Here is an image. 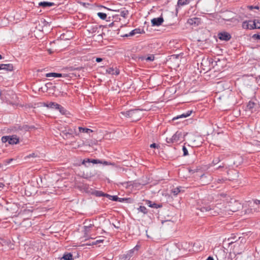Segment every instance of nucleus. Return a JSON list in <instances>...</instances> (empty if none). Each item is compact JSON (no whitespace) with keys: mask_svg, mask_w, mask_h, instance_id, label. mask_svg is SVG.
Listing matches in <instances>:
<instances>
[{"mask_svg":"<svg viewBox=\"0 0 260 260\" xmlns=\"http://www.w3.org/2000/svg\"><path fill=\"white\" fill-rule=\"evenodd\" d=\"M201 210L202 212H208L209 214L212 216H216L220 214L223 213L225 214L224 202L202 207Z\"/></svg>","mask_w":260,"mask_h":260,"instance_id":"obj_1","label":"nucleus"},{"mask_svg":"<svg viewBox=\"0 0 260 260\" xmlns=\"http://www.w3.org/2000/svg\"><path fill=\"white\" fill-rule=\"evenodd\" d=\"M241 204L235 200L231 199L229 202H224L225 214H230L231 212H236L242 208Z\"/></svg>","mask_w":260,"mask_h":260,"instance_id":"obj_2","label":"nucleus"},{"mask_svg":"<svg viewBox=\"0 0 260 260\" xmlns=\"http://www.w3.org/2000/svg\"><path fill=\"white\" fill-rule=\"evenodd\" d=\"M57 129L60 132V135L64 140L74 138L75 134H76V128L75 127L71 128L68 126L63 127L60 125L57 127Z\"/></svg>","mask_w":260,"mask_h":260,"instance_id":"obj_3","label":"nucleus"},{"mask_svg":"<svg viewBox=\"0 0 260 260\" xmlns=\"http://www.w3.org/2000/svg\"><path fill=\"white\" fill-rule=\"evenodd\" d=\"M142 110L134 109L126 112H121L120 114L125 117L130 118L132 120L136 121L139 120L142 117Z\"/></svg>","mask_w":260,"mask_h":260,"instance_id":"obj_4","label":"nucleus"},{"mask_svg":"<svg viewBox=\"0 0 260 260\" xmlns=\"http://www.w3.org/2000/svg\"><path fill=\"white\" fill-rule=\"evenodd\" d=\"M187 134L181 131H177L171 138H167V142L170 143L176 142L180 140L184 141V137Z\"/></svg>","mask_w":260,"mask_h":260,"instance_id":"obj_5","label":"nucleus"},{"mask_svg":"<svg viewBox=\"0 0 260 260\" xmlns=\"http://www.w3.org/2000/svg\"><path fill=\"white\" fill-rule=\"evenodd\" d=\"M234 14L230 11H227L224 13H223L222 14V18L223 20H226L227 21H231L232 22V25H236L239 21L234 18Z\"/></svg>","mask_w":260,"mask_h":260,"instance_id":"obj_6","label":"nucleus"},{"mask_svg":"<svg viewBox=\"0 0 260 260\" xmlns=\"http://www.w3.org/2000/svg\"><path fill=\"white\" fill-rule=\"evenodd\" d=\"M3 143L8 142L9 144H16L19 142L18 139L15 136H4L2 138Z\"/></svg>","mask_w":260,"mask_h":260,"instance_id":"obj_7","label":"nucleus"},{"mask_svg":"<svg viewBox=\"0 0 260 260\" xmlns=\"http://www.w3.org/2000/svg\"><path fill=\"white\" fill-rule=\"evenodd\" d=\"M139 248V246L136 245L133 249L129 250L126 254H123L121 257V259L122 260H129L131 257L134 255L135 251H138Z\"/></svg>","mask_w":260,"mask_h":260,"instance_id":"obj_8","label":"nucleus"},{"mask_svg":"<svg viewBox=\"0 0 260 260\" xmlns=\"http://www.w3.org/2000/svg\"><path fill=\"white\" fill-rule=\"evenodd\" d=\"M190 143L193 146L198 147L202 143V139L200 136L192 137L190 139Z\"/></svg>","mask_w":260,"mask_h":260,"instance_id":"obj_9","label":"nucleus"},{"mask_svg":"<svg viewBox=\"0 0 260 260\" xmlns=\"http://www.w3.org/2000/svg\"><path fill=\"white\" fill-rule=\"evenodd\" d=\"M101 29V27H93L88 29V31L89 33L93 34V36H95L96 35H98V37H100V38H102V34L100 33V29Z\"/></svg>","mask_w":260,"mask_h":260,"instance_id":"obj_10","label":"nucleus"},{"mask_svg":"<svg viewBox=\"0 0 260 260\" xmlns=\"http://www.w3.org/2000/svg\"><path fill=\"white\" fill-rule=\"evenodd\" d=\"M256 105L252 102H249L247 105L246 111L249 113H253L255 111Z\"/></svg>","mask_w":260,"mask_h":260,"instance_id":"obj_11","label":"nucleus"},{"mask_svg":"<svg viewBox=\"0 0 260 260\" xmlns=\"http://www.w3.org/2000/svg\"><path fill=\"white\" fill-rule=\"evenodd\" d=\"M218 38L221 40L228 41L229 40L231 36L230 34L227 32H221L218 34Z\"/></svg>","mask_w":260,"mask_h":260,"instance_id":"obj_12","label":"nucleus"},{"mask_svg":"<svg viewBox=\"0 0 260 260\" xmlns=\"http://www.w3.org/2000/svg\"><path fill=\"white\" fill-rule=\"evenodd\" d=\"M201 183L205 185L209 183L211 181V177L205 176L204 174H201L200 176Z\"/></svg>","mask_w":260,"mask_h":260,"instance_id":"obj_13","label":"nucleus"},{"mask_svg":"<svg viewBox=\"0 0 260 260\" xmlns=\"http://www.w3.org/2000/svg\"><path fill=\"white\" fill-rule=\"evenodd\" d=\"M164 21L162 17L155 18L151 20V23L153 26H159Z\"/></svg>","mask_w":260,"mask_h":260,"instance_id":"obj_14","label":"nucleus"},{"mask_svg":"<svg viewBox=\"0 0 260 260\" xmlns=\"http://www.w3.org/2000/svg\"><path fill=\"white\" fill-rule=\"evenodd\" d=\"M187 23L191 25H198L200 23V20L199 18L194 17L188 19Z\"/></svg>","mask_w":260,"mask_h":260,"instance_id":"obj_15","label":"nucleus"},{"mask_svg":"<svg viewBox=\"0 0 260 260\" xmlns=\"http://www.w3.org/2000/svg\"><path fill=\"white\" fill-rule=\"evenodd\" d=\"M1 70H5L12 71L13 69V66L12 64H0Z\"/></svg>","mask_w":260,"mask_h":260,"instance_id":"obj_16","label":"nucleus"},{"mask_svg":"<svg viewBox=\"0 0 260 260\" xmlns=\"http://www.w3.org/2000/svg\"><path fill=\"white\" fill-rule=\"evenodd\" d=\"M242 27L244 29H253V26L252 25V21H244L242 24Z\"/></svg>","mask_w":260,"mask_h":260,"instance_id":"obj_17","label":"nucleus"},{"mask_svg":"<svg viewBox=\"0 0 260 260\" xmlns=\"http://www.w3.org/2000/svg\"><path fill=\"white\" fill-rule=\"evenodd\" d=\"M179 55H173L171 56L170 58V61L176 63L177 67H179V62L180 61L179 59Z\"/></svg>","mask_w":260,"mask_h":260,"instance_id":"obj_18","label":"nucleus"},{"mask_svg":"<svg viewBox=\"0 0 260 260\" xmlns=\"http://www.w3.org/2000/svg\"><path fill=\"white\" fill-rule=\"evenodd\" d=\"M46 76L47 77H66L65 74H61L59 73H47L46 75Z\"/></svg>","mask_w":260,"mask_h":260,"instance_id":"obj_19","label":"nucleus"},{"mask_svg":"<svg viewBox=\"0 0 260 260\" xmlns=\"http://www.w3.org/2000/svg\"><path fill=\"white\" fill-rule=\"evenodd\" d=\"M44 106L50 108H59V104L54 103V102H50L48 104H44Z\"/></svg>","mask_w":260,"mask_h":260,"instance_id":"obj_20","label":"nucleus"},{"mask_svg":"<svg viewBox=\"0 0 260 260\" xmlns=\"http://www.w3.org/2000/svg\"><path fill=\"white\" fill-rule=\"evenodd\" d=\"M54 4L51 2H43L39 3V6L44 8L51 7L54 6Z\"/></svg>","mask_w":260,"mask_h":260,"instance_id":"obj_21","label":"nucleus"},{"mask_svg":"<svg viewBox=\"0 0 260 260\" xmlns=\"http://www.w3.org/2000/svg\"><path fill=\"white\" fill-rule=\"evenodd\" d=\"M107 73L111 75H118L119 74V71L116 69L115 70L113 68H110L106 70Z\"/></svg>","mask_w":260,"mask_h":260,"instance_id":"obj_22","label":"nucleus"},{"mask_svg":"<svg viewBox=\"0 0 260 260\" xmlns=\"http://www.w3.org/2000/svg\"><path fill=\"white\" fill-rule=\"evenodd\" d=\"M191 112H192L191 111H188L187 112H186L185 113H183L182 114L178 115L176 117L174 118L173 119H177L181 118H186L190 115Z\"/></svg>","mask_w":260,"mask_h":260,"instance_id":"obj_23","label":"nucleus"},{"mask_svg":"<svg viewBox=\"0 0 260 260\" xmlns=\"http://www.w3.org/2000/svg\"><path fill=\"white\" fill-rule=\"evenodd\" d=\"M73 255L71 253H68L64 254L62 257L60 258V260H72Z\"/></svg>","mask_w":260,"mask_h":260,"instance_id":"obj_24","label":"nucleus"},{"mask_svg":"<svg viewBox=\"0 0 260 260\" xmlns=\"http://www.w3.org/2000/svg\"><path fill=\"white\" fill-rule=\"evenodd\" d=\"M86 162H92L93 164L102 163L100 160L97 159H92L90 160L89 159H87L86 160L84 159L82 160V164L85 165Z\"/></svg>","mask_w":260,"mask_h":260,"instance_id":"obj_25","label":"nucleus"},{"mask_svg":"<svg viewBox=\"0 0 260 260\" xmlns=\"http://www.w3.org/2000/svg\"><path fill=\"white\" fill-rule=\"evenodd\" d=\"M106 197H108L110 200L114 201H119L120 202H121L122 200H123L122 199L118 198V197L116 196H110V195L107 194H106Z\"/></svg>","mask_w":260,"mask_h":260,"instance_id":"obj_26","label":"nucleus"},{"mask_svg":"<svg viewBox=\"0 0 260 260\" xmlns=\"http://www.w3.org/2000/svg\"><path fill=\"white\" fill-rule=\"evenodd\" d=\"M253 28H260V20L255 19L252 22Z\"/></svg>","mask_w":260,"mask_h":260,"instance_id":"obj_27","label":"nucleus"},{"mask_svg":"<svg viewBox=\"0 0 260 260\" xmlns=\"http://www.w3.org/2000/svg\"><path fill=\"white\" fill-rule=\"evenodd\" d=\"M79 130L80 132H81V133H87V134H89L93 132L92 130H91L89 128H83L82 127H79Z\"/></svg>","mask_w":260,"mask_h":260,"instance_id":"obj_28","label":"nucleus"},{"mask_svg":"<svg viewBox=\"0 0 260 260\" xmlns=\"http://www.w3.org/2000/svg\"><path fill=\"white\" fill-rule=\"evenodd\" d=\"M181 187H176L172 189L171 190V192L174 196H177L179 192L181 191Z\"/></svg>","mask_w":260,"mask_h":260,"instance_id":"obj_29","label":"nucleus"},{"mask_svg":"<svg viewBox=\"0 0 260 260\" xmlns=\"http://www.w3.org/2000/svg\"><path fill=\"white\" fill-rule=\"evenodd\" d=\"M92 193L94 195H95L96 197H102L104 196L106 197V193H104L101 191H98V190H95L93 191Z\"/></svg>","mask_w":260,"mask_h":260,"instance_id":"obj_30","label":"nucleus"},{"mask_svg":"<svg viewBox=\"0 0 260 260\" xmlns=\"http://www.w3.org/2000/svg\"><path fill=\"white\" fill-rule=\"evenodd\" d=\"M140 34V29H135L132 30L128 35H126V36H133L135 34Z\"/></svg>","mask_w":260,"mask_h":260,"instance_id":"obj_31","label":"nucleus"},{"mask_svg":"<svg viewBox=\"0 0 260 260\" xmlns=\"http://www.w3.org/2000/svg\"><path fill=\"white\" fill-rule=\"evenodd\" d=\"M146 204L150 207L157 208L158 206L155 203H152L150 201H146Z\"/></svg>","mask_w":260,"mask_h":260,"instance_id":"obj_32","label":"nucleus"},{"mask_svg":"<svg viewBox=\"0 0 260 260\" xmlns=\"http://www.w3.org/2000/svg\"><path fill=\"white\" fill-rule=\"evenodd\" d=\"M138 210L141 212H142L144 214H146L147 213V210L146 208L144 206H141L139 208H138Z\"/></svg>","mask_w":260,"mask_h":260,"instance_id":"obj_33","label":"nucleus"},{"mask_svg":"<svg viewBox=\"0 0 260 260\" xmlns=\"http://www.w3.org/2000/svg\"><path fill=\"white\" fill-rule=\"evenodd\" d=\"M98 16L102 20H105L107 18V14L104 13L99 12L98 13Z\"/></svg>","mask_w":260,"mask_h":260,"instance_id":"obj_34","label":"nucleus"},{"mask_svg":"<svg viewBox=\"0 0 260 260\" xmlns=\"http://www.w3.org/2000/svg\"><path fill=\"white\" fill-rule=\"evenodd\" d=\"M92 226V225L91 224H90L89 225H85L84 229H85V233L86 234L87 233L89 232L90 229Z\"/></svg>","mask_w":260,"mask_h":260,"instance_id":"obj_35","label":"nucleus"},{"mask_svg":"<svg viewBox=\"0 0 260 260\" xmlns=\"http://www.w3.org/2000/svg\"><path fill=\"white\" fill-rule=\"evenodd\" d=\"M56 109H58L59 112L62 114H66V110L64 109L63 107H62L60 105H59V108H56Z\"/></svg>","mask_w":260,"mask_h":260,"instance_id":"obj_36","label":"nucleus"},{"mask_svg":"<svg viewBox=\"0 0 260 260\" xmlns=\"http://www.w3.org/2000/svg\"><path fill=\"white\" fill-rule=\"evenodd\" d=\"M220 161V160L219 158L217 157V158L213 159L212 164L214 165H216L217 163H218Z\"/></svg>","mask_w":260,"mask_h":260,"instance_id":"obj_37","label":"nucleus"},{"mask_svg":"<svg viewBox=\"0 0 260 260\" xmlns=\"http://www.w3.org/2000/svg\"><path fill=\"white\" fill-rule=\"evenodd\" d=\"M182 150L183 151V155L184 156H186L188 154V151L185 146L183 147Z\"/></svg>","mask_w":260,"mask_h":260,"instance_id":"obj_38","label":"nucleus"},{"mask_svg":"<svg viewBox=\"0 0 260 260\" xmlns=\"http://www.w3.org/2000/svg\"><path fill=\"white\" fill-rule=\"evenodd\" d=\"M104 241V239H100L99 240H96L95 242H93L92 243V244H98L99 243H101V242H103Z\"/></svg>","mask_w":260,"mask_h":260,"instance_id":"obj_39","label":"nucleus"},{"mask_svg":"<svg viewBox=\"0 0 260 260\" xmlns=\"http://www.w3.org/2000/svg\"><path fill=\"white\" fill-rule=\"evenodd\" d=\"M154 57L153 55H151L150 56L147 57L146 58V60L148 61H152L154 60Z\"/></svg>","mask_w":260,"mask_h":260,"instance_id":"obj_40","label":"nucleus"},{"mask_svg":"<svg viewBox=\"0 0 260 260\" xmlns=\"http://www.w3.org/2000/svg\"><path fill=\"white\" fill-rule=\"evenodd\" d=\"M13 160V159H9L8 160H7L5 161L4 165L5 166H7L8 164H9L11 161Z\"/></svg>","mask_w":260,"mask_h":260,"instance_id":"obj_41","label":"nucleus"},{"mask_svg":"<svg viewBox=\"0 0 260 260\" xmlns=\"http://www.w3.org/2000/svg\"><path fill=\"white\" fill-rule=\"evenodd\" d=\"M29 189V188H27V189L25 190V194L28 196H31L32 193L30 192L28 190Z\"/></svg>","mask_w":260,"mask_h":260,"instance_id":"obj_42","label":"nucleus"},{"mask_svg":"<svg viewBox=\"0 0 260 260\" xmlns=\"http://www.w3.org/2000/svg\"><path fill=\"white\" fill-rule=\"evenodd\" d=\"M208 63V61L207 60H203V62L201 63V66L204 67V64H207Z\"/></svg>","mask_w":260,"mask_h":260,"instance_id":"obj_43","label":"nucleus"},{"mask_svg":"<svg viewBox=\"0 0 260 260\" xmlns=\"http://www.w3.org/2000/svg\"><path fill=\"white\" fill-rule=\"evenodd\" d=\"M127 11H122L121 13V15L123 17H125V15L127 14Z\"/></svg>","mask_w":260,"mask_h":260,"instance_id":"obj_44","label":"nucleus"},{"mask_svg":"<svg viewBox=\"0 0 260 260\" xmlns=\"http://www.w3.org/2000/svg\"><path fill=\"white\" fill-rule=\"evenodd\" d=\"M150 147L151 148H158V146L155 143H153L151 144Z\"/></svg>","mask_w":260,"mask_h":260,"instance_id":"obj_45","label":"nucleus"},{"mask_svg":"<svg viewBox=\"0 0 260 260\" xmlns=\"http://www.w3.org/2000/svg\"><path fill=\"white\" fill-rule=\"evenodd\" d=\"M82 177L85 178H87L90 177L89 175H88L87 174H85L83 173L82 175H81Z\"/></svg>","mask_w":260,"mask_h":260,"instance_id":"obj_46","label":"nucleus"},{"mask_svg":"<svg viewBox=\"0 0 260 260\" xmlns=\"http://www.w3.org/2000/svg\"><path fill=\"white\" fill-rule=\"evenodd\" d=\"M103 164L104 165H113V166L114 165V164H111V163H110V162H109L108 161H104V162Z\"/></svg>","mask_w":260,"mask_h":260,"instance_id":"obj_47","label":"nucleus"},{"mask_svg":"<svg viewBox=\"0 0 260 260\" xmlns=\"http://www.w3.org/2000/svg\"><path fill=\"white\" fill-rule=\"evenodd\" d=\"M7 19H8L9 21H12L14 20V17H13V16H9V17H8V18H7Z\"/></svg>","mask_w":260,"mask_h":260,"instance_id":"obj_48","label":"nucleus"},{"mask_svg":"<svg viewBox=\"0 0 260 260\" xmlns=\"http://www.w3.org/2000/svg\"><path fill=\"white\" fill-rule=\"evenodd\" d=\"M253 204H256V205L260 204V200H255L253 202Z\"/></svg>","mask_w":260,"mask_h":260,"instance_id":"obj_49","label":"nucleus"},{"mask_svg":"<svg viewBox=\"0 0 260 260\" xmlns=\"http://www.w3.org/2000/svg\"><path fill=\"white\" fill-rule=\"evenodd\" d=\"M103 60V59L102 58L98 57L96 58V61L99 62Z\"/></svg>","mask_w":260,"mask_h":260,"instance_id":"obj_50","label":"nucleus"},{"mask_svg":"<svg viewBox=\"0 0 260 260\" xmlns=\"http://www.w3.org/2000/svg\"><path fill=\"white\" fill-rule=\"evenodd\" d=\"M5 243V242L4 241V240L2 239H0V243L2 244V245H4V243Z\"/></svg>","mask_w":260,"mask_h":260,"instance_id":"obj_51","label":"nucleus"},{"mask_svg":"<svg viewBox=\"0 0 260 260\" xmlns=\"http://www.w3.org/2000/svg\"><path fill=\"white\" fill-rule=\"evenodd\" d=\"M217 260H226L225 257L217 258Z\"/></svg>","mask_w":260,"mask_h":260,"instance_id":"obj_52","label":"nucleus"},{"mask_svg":"<svg viewBox=\"0 0 260 260\" xmlns=\"http://www.w3.org/2000/svg\"><path fill=\"white\" fill-rule=\"evenodd\" d=\"M206 260H214V258L212 256H209Z\"/></svg>","mask_w":260,"mask_h":260,"instance_id":"obj_53","label":"nucleus"},{"mask_svg":"<svg viewBox=\"0 0 260 260\" xmlns=\"http://www.w3.org/2000/svg\"><path fill=\"white\" fill-rule=\"evenodd\" d=\"M4 186V184L0 182V189L3 188Z\"/></svg>","mask_w":260,"mask_h":260,"instance_id":"obj_54","label":"nucleus"},{"mask_svg":"<svg viewBox=\"0 0 260 260\" xmlns=\"http://www.w3.org/2000/svg\"><path fill=\"white\" fill-rule=\"evenodd\" d=\"M256 38L260 40V35H256Z\"/></svg>","mask_w":260,"mask_h":260,"instance_id":"obj_55","label":"nucleus"},{"mask_svg":"<svg viewBox=\"0 0 260 260\" xmlns=\"http://www.w3.org/2000/svg\"><path fill=\"white\" fill-rule=\"evenodd\" d=\"M24 213H26V212H29V213H31V211H30L29 210H24Z\"/></svg>","mask_w":260,"mask_h":260,"instance_id":"obj_56","label":"nucleus"},{"mask_svg":"<svg viewBox=\"0 0 260 260\" xmlns=\"http://www.w3.org/2000/svg\"><path fill=\"white\" fill-rule=\"evenodd\" d=\"M9 103H10V104H12V105H14V104H17L16 102H15V103H13V102H9Z\"/></svg>","mask_w":260,"mask_h":260,"instance_id":"obj_57","label":"nucleus"},{"mask_svg":"<svg viewBox=\"0 0 260 260\" xmlns=\"http://www.w3.org/2000/svg\"><path fill=\"white\" fill-rule=\"evenodd\" d=\"M3 167V165L2 164H0V168H2Z\"/></svg>","mask_w":260,"mask_h":260,"instance_id":"obj_58","label":"nucleus"},{"mask_svg":"<svg viewBox=\"0 0 260 260\" xmlns=\"http://www.w3.org/2000/svg\"><path fill=\"white\" fill-rule=\"evenodd\" d=\"M203 69L205 71V70H208V68H206L205 67V68L203 67Z\"/></svg>","mask_w":260,"mask_h":260,"instance_id":"obj_59","label":"nucleus"},{"mask_svg":"<svg viewBox=\"0 0 260 260\" xmlns=\"http://www.w3.org/2000/svg\"><path fill=\"white\" fill-rule=\"evenodd\" d=\"M249 8L250 9H252L253 8L252 6H249Z\"/></svg>","mask_w":260,"mask_h":260,"instance_id":"obj_60","label":"nucleus"},{"mask_svg":"<svg viewBox=\"0 0 260 260\" xmlns=\"http://www.w3.org/2000/svg\"><path fill=\"white\" fill-rule=\"evenodd\" d=\"M254 8L258 9V6H255V7H254Z\"/></svg>","mask_w":260,"mask_h":260,"instance_id":"obj_61","label":"nucleus"},{"mask_svg":"<svg viewBox=\"0 0 260 260\" xmlns=\"http://www.w3.org/2000/svg\"><path fill=\"white\" fill-rule=\"evenodd\" d=\"M222 180H223V179L219 180H218V181H219V182H221Z\"/></svg>","mask_w":260,"mask_h":260,"instance_id":"obj_62","label":"nucleus"},{"mask_svg":"<svg viewBox=\"0 0 260 260\" xmlns=\"http://www.w3.org/2000/svg\"><path fill=\"white\" fill-rule=\"evenodd\" d=\"M2 58V57L1 56V55L0 54V59H1Z\"/></svg>","mask_w":260,"mask_h":260,"instance_id":"obj_63","label":"nucleus"},{"mask_svg":"<svg viewBox=\"0 0 260 260\" xmlns=\"http://www.w3.org/2000/svg\"><path fill=\"white\" fill-rule=\"evenodd\" d=\"M34 155H35V154L33 153V154H32L31 156H34Z\"/></svg>","mask_w":260,"mask_h":260,"instance_id":"obj_64","label":"nucleus"}]
</instances>
